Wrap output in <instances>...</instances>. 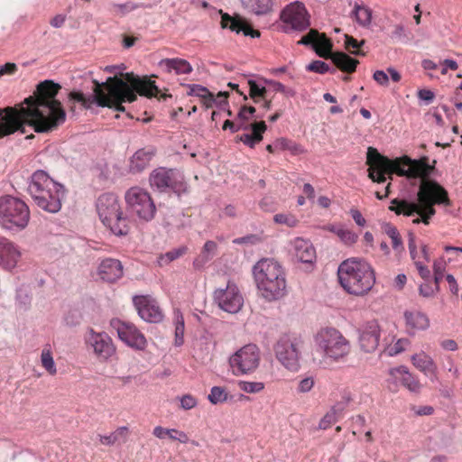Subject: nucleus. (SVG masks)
<instances>
[{
	"label": "nucleus",
	"instance_id": "412c9836",
	"mask_svg": "<svg viewBox=\"0 0 462 462\" xmlns=\"http://www.w3.org/2000/svg\"><path fill=\"white\" fill-rule=\"evenodd\" d=\"M21 257L17 246L7 238H0V266L6 270H12Z\"/></svg>",
	"mask_w": 462,
	"mask_h": 462
},
{
	"label": "nucleus",
	"instance_id": "f03ea898",
	"mask_svg": "<svg viewBox=\"0 0 462 462\" xmlns=\"http://www.w3.org/2000/svg\"><path fill=\"white\" fill-rule=\"evenodd\" d=\"M61 87L52 80L38 84L33 97L24 99L19 108L0 109V138L16 131L25 133V125L33 127L37 133H47L56 129L66 120V112L56 98Z\"/></svg>",
	"mask_w": 462,
	"mask_h": 462
},
{
	"label": "nucleus",
	"instance_id": "f257e3e1",
	"mask_svg": "<svg viewBox=\"0 0 462 462\" xmlns=\"http://www.w3.org/2000/svg\"><path fill=\"white\" fill-rule=\"evenodd\" d=\"M366 163L370 166L368 176L374 182H384L386 180L384 175L393 172L400 176L423 179L417 193L416 202L399 201L395 199L392 200V206L389 208L397 215L402 214L407 217L418 215L419 217L412 220L413 224L429 225L431 217L436 214L435 205L450 206L448 191L438 182L425 179L428 175L426 164L407 156L392 161L380 154L374 147L367 149Z\"/></svg>",
	"mask_w": 462,
	"mask_h": 462
},
{
	"label": "nucleus",
	"instance_id": "aec40b11",
	"mask_svg": "<svg viewBox=\"0 0 462 462\" xmlns=\"http://www.w3.org/2000/svg\"><path fill=\"white\" fill-rule=\"evenodd\" d=\"M88 342L93 347L95 354L102 359L109 358L116 351L111 337L104 332L97 333L91 328Z\"/></svg>",
	"mask_w": 462,
	"mask_h": 462
},
{
	"label": "nucleus",
	"instance_id": "4be33fe9",
	"mask_svg": "<svg viewBox=\"0 0 462 462\" xmlns=\"http://www.w3.org/2000/svg\"><path fill=\"white\" fill-rule=\"evenodd\" d=\"M98 275L101 280L107 282H115L124 274V268L117 259H104L98 266Z\"/></svg>",
	"mask_w": 462,
	"mask_h": 462
},
{
	"label": "nucleus",
	"instance_id": "de8ad7c7",
	"mask_svg": "<svg viewBox=\"0 0 462 462\" xmlns=\"http://www.w3.org/2000/svg\"><path fill=\"white\" fill-rule=\"evenodd\" d=\"M263 241V236L260 234H251L242 237H238L233 240L234 244L241 245V244H249V245H257Z\"/></svg>",
	"mask_w": 462,
	"mask_h": 462
},
{
	"label": "nucleus",
	"instance_id": "7c9ffc66",
	"mask_svg": "<svg viewBox=\"0 0 462 462\" xmlns=\"http://www.w3.org/2000/svg\"><path fill=\"white\" fill-rule=\"evenodd\" d=\"M241 3L245 9L256 15L269 14L273 6V0H241Z\"/></svg>",
	"mask_w": 462,
	"mask_h": 462
},
{
	"label": "nucleus",
	"instance_id": "338daca9",
	"mask_svg": "<svg viewBox=\"0 0 462 462\" xmlns=\"http://www.w3.org/2000/svg\"><path fill=\"white\" fill-rule=\"evenodd\" d=\"M66 21V15L57 14L51 21L50 24L54 28H60Z\"/></svg>",
	"mask_w": 462,
	"mask_h": 462
},
{
	"label": "nucleus",
	"instance_id": "09e8293b",
	"mask_svg": "<svg viewBox=\"0 0 462 462\" xmlns=\"http://www.w3.org/2000/svg\"><path fill=\"white\" fill-rule=\"evenodd\" d=\"M434 282L436 291H439V282H441L445 271V263L442 261H435L433 264Z\"/></svg>",
	"mask_w": 462,
	"mask_h": 462
},
{
	"label": "nucleus",
	"instance_id": "69168bd1",
	"mask_svg": "<svg viewBox=\"0 0 462 462\" xmlns=\"http://www.w3.org/2000/svg\"><path fill=\"white\" fill-rule=\"evenodd\" d=\"M168 433H171L169 429H165L162 426H156L152 430L153 436L160 439H163L168 437Z\"/></svg>",
	"mask_w": 462,
	"mask_h": 462
},
{
	"label": "nucleus",
	"instance_id": "bf43d9fd",
	"mask_svg": "<svg viewBox=\"0 0 462 462\" xmlns=\"http://www.w3.org/2000/svg\"><path fill=\"white\" fill-rule=\"evenodd\" d=\"M374 79L381 86H387L389 82V77L383 70H376L373 75Z\"/></svg>",
	"mask_w": 462,
	"mask_h": 462
},
{
	"label": "nucleus",
	"instance_id": "0eeeda50",
	"mask_svg": "<svg viewBox=\"0 0 462 462\" xmlns=\"http://www.w3.org/2000/svg\"><path fill=\"white\" fill-rule=\"evenodd\" d=\"M96 208L103 225L116 236L130 233L132 221L122 211L118 197L111 192L101 194L96 201Z\"/></svg>",
	"mask_w": 462,
	"mask_h": 462
},
{
	"label": "nucleus",
	"instance_id": "393cba45",
	"mask_svg": "<svg viewBox=\"0 0 462 462\" xmlns=\"http://www.w3.org/2000/svg\"><path fill=\"white\" fill-rule=\"evenodd\" d=\"M295 258L301 263H311L316 258V251L312 244L302 238H296L293 241Z\"/></svg>",
	"mask_w": 462,
	"mask_h": 462
},
{
	"label": "nucleus",
	"instance_id": "a211bd4d",
	"mask_svg": "<svg viewBox=\"0 0 462 462\" xmlns=\"http://www.w3.org/2000/svg\"><path fill=\"white\" fill-rule=\"evenodd\" d=\"M134 307L142 319L150 323H158L162 320L163 315L154 300L149 296H134Z\"/></svg>",
	"mask_w": 462,
	"mask_h": 462
},
{
	"label": "nucleus",
	"instance_id": "f8f14e48",
	"mask_svg": "<svg viewBox=\"0 0 462 462\" xmlns=\"http://www.w3.org/2000/svg\"><path fill=\"white\" fill-rule=\"evenodd\" d=\"M129 210L143 221H151L156 213V207L151 195L139 187H132L125 195Z\"/></svg>",
	"mask_w": 462,
	"mask_h": 462
},
{
	"label": "nucleus",
	"instance_id": "1a4fd4ad",
	"mask_svg": "<svg viewBox=\"0 0 462 462\" xmlns=\"http://www.w3.org/2000/svg\"><path fill=\"white\" fill-rule=\"evenodd\" d=\"M30 220V209L19 198L5 195L0 197V226L10 231L24 229Z\"/></svg>",
	"mask_w": 462,
	"mask_h": 462
},
{
	"label": "nucleus",
	"instance_id": "3c124183",
	"mask_svg": "<svg viewBox=\"0 0 462 462\" xmlns=\"http://www.w3.org/2000/svg\"><path fill=\"white\" fill-rule=\"evenodd\" d=\"M81 319H82V315L77 310L69 311L64 319L66 325L69 326V327H76V326L79 325L81 322Z\"/></svg>",
	"mask_w": 462,
	"mask_h": 462
},
{
	"label": "nucleus",
	"instance_id": "ddd939ff",
	"mask_svg": "<svg viewBox=\"0 0 462 462\" xmlns=\"http://www.w3.org/2000/svg\"><path fill=\"white\" fill-rule=\"evenodd\" d=\"M260 364V349L254 344H247L229 358L234 375L240 376L254 373Z\"/></svg>",
	"mask_w": 462,
	"mask_h": 462
},
{
	"label": "nucleus",
	"instance_id": "052dcab7",
	"mask_svg": "<svg viewBox=\"0 0 462 462\" xmlns=\"http://www.w3.org/2000/svg\"><path fill=\"white\" fill-rule=\"evenodd\" d=\"M417 97L419 99L424 100L427 104H430L433 101L435 94L430 89H420L418 91Z\"/></svg>",
	"mask_w": 462,
	"mask_h": 462
},
{
	"label": "nucleus",
	"instance_id": "bb28decb",
	"mask_svg": "<svg viewBox=\"0 0 462 462\" xmlns=\"http://www.w3.org/2000/svg\"><path fill=\"white\" fill-rule=\"evenodd\" d=\"M249 129L252 130V134H244L236 138L244 144L250 148H254L255 144L259 143L263 140V134L266 131L267 126L265 122L260 121L249 125Z\"/></svg>",
	"mask_w": 462,
	"mask_h": 462
},
{
	"label": "nucleus",
	"instance_id": "13d9d810",
	"mask_svg": "<svg viewBox=\"0 0 462 462\" xmlns=\"http://www.w3.org/2000/svg\"><path fill=\"white\" fill-rule=\"evenodd\" d=\"M314 385V380L311 377L302 379L298 385V391L300 393L310 392Z\"/></svg>",
	"mask_w": 462,
	"mask_h": 462
},
{
	"label": "nucleus",
	"instance_id": "37998d69",
	"mask_svg": "<svg viewBox=\"0 0 462 462\" xmlns=\"http://www.w3.org/2000/svg\"><path fill=\"white\" fill-rule=\"evenodd\" d=\"M345 46L348 51L354 55H365V53L359 50V48L365 43V41L357 42V40L349 35H345Z\"/></svg>",
	"mask_w": 462,
	"mask_h": 462
},
{
	"label": "nucleus",
	"instance_id": "e2e57ef3",
	"mask_svg": "<svg viewBox=\"0 0 462 462\" xmlns=\"http://www.w3.org/2000/svg\"><path fill=\"white\" fill-rule=\"evenodd\" d=\"M349 213L357 226H364L365 225L366 221L358 209L351 208Z\"/></svg>",
	"mask_w": 462,
	"mask_h": 462
},
{
	"label": "nucleus",
	"instance_id": "7ed1b4c3",
	"mask_svg": "<svg viewBox=\"0 0 462 462\" xmlns=\"http://www.w3.org/2000/svg\"><path fill=\"white\" fill-rule=\"evenodd\" d=\"M92 93L85 94L81 90H73L69 94V101L79 103L85 109L95 105L101 107H113L116 111H125V102H134L136 93L147 97H156L161 91L154 81L146 78L140 79L133 73H126L125 79L108 78L106 82L99 83L93 79Z\"/></svg>",
	"mask_w": 462,
	"mask_h": 462
},
{
	"label": "nucleus",
	"instance_id": "4468645a",
	"mask_svg": "<svg viewBox=\"0 0 462 462\" xmlns=\"http://www.w3.org/2000/svg\"><path fill=\"white\" fill-rule=\"evenodd\" d=\"M301 340L290 335L282 336L274 346L275 356L288 370L300 368Z\"/></svg>",
	"mask_w": 462,
	"mask_h": 462
},
{
	"label": "nucleus",
	"instance_id": "e433bc0d",
	"mask_svg": "<svg viewBox=\"0 0 462 462\" xmlns=\"http://www.w3.org/2000/svg\"><path fill=\"white\" fill-rule=\"evenodd\" d=\"M382 229L392 239L393 248L396 251H402V240L397 228L391 223H383Z\"/></svg>",
	"mask_w": 462,
	"mask_h": 462
},
{
	"label": "nucleus",
	"instance_id": "72a5a7b5",
	"mask_svg": "<svg viewBox=\"0 0 462 462\" xmlns=\"http://www.w3.org/2000/svg\"><path fill=\"white\" fill-rule=\"evenodd\" d=\"M353 15L359 25L363 27L370 25L372 21V10L369 7L356 3L353 10Z\"/></svg>",
	"mask_w": 462,
	"mask_h": 462
},
{
	"label": "nucleus",
	"instance_id": "f704fd0d",
	"mask_svg": "<svg viewBox=\"0 0 462 462\" xmlns=\"http://www.w3.org/2000/svg\"><path fill=\"white\" fill-rule=\"evenodd\" d=\"M173 314H174V327H175L174 345L176 346H180L184 343V330H185L184 318L180 310H175Z\"/></svg>",
	"mask_w": 462,
	"mask_h": 462
},
{
	"label": "nucleus",
	"instance_id": "6e6552de",
	"mask_svg": "<svg viewBox=\"0 0 462 462\" xmlns=\"http://www.w3.org/2000/svg\"><path fill=\"white\" fill-rule=\"evenodd\" d=\"M298 44L311 45L316 53L324 59H331L333 63L340 70L353 73L358 64V60L351 58L345 52H332V43L325 34H320L317 30L311 29L304 35Z\"/></svg>",
	"mask_w": 462,
	"mask_h": 462
},
{
	"label": "nucleus",
	"instance_id": "4c0bfd02",
	"mask_svg": "<svg viewBox=\"0 0 462 462\" xmlns=\"http://www.w3.org/2000/svg\"><path fill=\"white\" fill-rule=\"evenodd\" d=\"M41 363L49 374L55 375L57 374V367L50 346H46L42 349L41 354Z\"/></svg>",
	"mask_w": 462,
	"mask_h": 462
},
{
	"label": "nucleus",
	"instance_id": "6e6d98bb",
	"mask_svg": "<svg viewBox=\"0 0 462 462\" xmlns=\"http://www.w3.org/2000/svg\"><path fill=\"white\" fill-rule=\"evenodd\" d=\"M169 431L171 433H168V437L171 439L178 440L180 443H187L189 441V437L184 431L179 430L177 429H169Z\"/></svg>",
	"mask_w": 462,
	"mask_h": 462
},
{
	"label": "nucleus",
	"instance_id": "9d476101",
	"mask_svg": "<svg viewBox=\"0 0 462 462\" xmlns=\"http://www.w3.org/2000/svg\"><path fill=\"white\" fill-rule=\"evenodd\" d=\"M318 348L334 361H339L350 353V342L334 328H322L315 337Z\"/></svg>",
	"mask_w": 462,
	"mask_h": 462
},
{
	"label": "nucleus",
	"instance_id": "6ab92c4d",
	"mask_svg": "<svg viewBox=\"0 0 462 462\" xmlns=\"http://www.w3.org/2000/svg\"><path fill=\"white\" fill-rule=\"evenodd\" d=\"M381 337V329L375 320L366 322L359 329V345L365 353L374 352L378 346Z\"/></svg>",
	"mask_w": 462,
	"mask_h": 462
},
{
	"label": "nucleus",
	"instance_id": "58836bf2",
	"mask_svg": "<svg viewBox=\"0 0 462 462\" xmlns=\"http://www.w3.org/2000/svg\"><path fill=\"white\" fill-rule=\"evenodd\" d=\"M187 250H188V248L186 246H180L178 248L170 250L163 254H161L158 257L159 265L163 266V265L169 264L172 261L184 255L187 253Z\"/></svg>",
	"mask_w": 462,
	"mask_h": 462
},
{
	"label": "nucleus",
	"instance_id": "cd10ccee",
	"mask_svg": "<svg viewBox=\"0 0 462 462\" xmlns=\"http://www.w3.org/2000/svg\"><path fill=\"white\" fill-rule=\"evenodd\" d=\"M155 154L153 148H143L135 152L131 158L130 170L133 172H140L149 166Z\"/></svg>",
	"mask_w": 462,
	"mask_h": 462
},
{
	"label": "nucleus",
	"instance_id": "0e129e2a",
	"mask_svg": "<svg viewBox=\"0 0 462 462\" xmlns=\"http://www.w3.org/2000/svg\"><path fill=\"white\" fill-rule=\"evenodd\" d=\"M435 291L429 283L420 284L419 288L420 294L426 298L432 297Z\"/></svg>",
	"mask_w": 462,
	"mask_h": 462
},
{
	"label": "nucleus",
	"instance_id": "8fccbe9b",
	"mask_svg": "<svg viewBox=\"0 0 462 462\" xmlns=\"http://www.w3.org/2000/svg\"><path fill=\"white\" fill-rule=\"evenodd\" d=\"M309 71H313L319 74H325L330 71L328 64L322 60H314L307 66Z\"/></svg>",
	"mask_w": 462,
	"mask_h": 462
},
{
	"label": "nucleus",
	"instance_id": "ea45409f",
	"mask_svg": "<svg viewBox=\"0 0 462 462\" xmlns=\"http://www.w3.org/2000/svg\"><path fill=\"white\" fill-rule=\"evenodd\" d=\"M250 87L249 96L254 103H259L262 99H264L267 92L266 88L260 86L256 81L250 79L248 81Z\"/></svg>",
	"mask_w": 462,
	"mask_h": 462
},
{
	"label": "nucleus",
	"instance_id": "2eb2a0df",
	"mask_svg": "<svg viewBox=\"0 0 462 462\" xmlns=\"http://www.w3.org/2000/svg\"><path fill=\"white\" fill-rule=\"evenodd\" d=\"M280 18L283 23L282 31L286 33L302 32L310 25V16L305 5L300 2L291 3L281 12Z\"/></svg>",
	"mask_w": 462,
	"mask_h": 462
},
{
	"label": "nucleus",
	"instance_id": "39448f33",
	"mask_svg": "<svg viewBox=\"0 0 462 462\" xmlns=\"http://www.w3.org/2000/svg\"><path fill=\"white\" fill-rule=\"evenodd\" d=\"M27 191L40 208L50 213L60 210L61 200L66 193L64 186L42 170H37L32 174Z\"/></svg>",
	"mask_w": 462,
	"mask_h": 462
},
{
	"label": "nucleus",
	"instance_id": "9b49d317",
	"mask_svg": "<svg viewBox=\"0 0 462 462\" xmlns=\"http://www.w3.org/2000/svg\"><path fill=\"white\" fill-rule=\"evenodd\" d=\"M153 189L159 192H173L178 197L188 192V183L183 174L176 169L159 167L153 170L149 177Z\"/></svg>",
	"mask_w": 462,
	"mask_h": 462
},
{
	"label": "nucleus",
	"instance_id": "c9c22d12",
	"mask_svg": "<svg viewBox=\"0 0 462 462\" xmlns=\"http://www.w3.org/2000/svg\"><path fill=\"white\" fill-rule=\"evenodd\" d=\"M274 147L279 150H287L292 155L302 154L306 152L300 144L286 138H279L275 140Z\"/></svg>",
	"mask_w": 462,
	"mask_h": 462
},
{
	"label": "nucleus",
	"instance_id": "79ce46f5",
	"mask_svg": "<svg viewBox=\"0 0 462 462\" xmlns=\"http://www.w3.org/2000/svg\"><path fill=\"white\" fill-rule=\"evenodd\" d=\"M208 399L212 404L224 402L227 399V393L224 388L220 386H214L211 388Z\"/></svg>",
	"mask_w": 462,
	"mask_h": 462
},
{
	"label": "nucleus",
	"instance_id": "c85d7f7f",
	"mask_svg": "<svg viewBox=\"0 0 462 462\" xmlns=\"http://www.w3.org/2000/svg\"><path fill=\"white\" fill-rule=\"evenodd\" d=\"M393 374L409 391L418 393L420 389L419 381L407 370L405 366H400L391 370Z\"/></svg>",
	"mask_w": 462,
	"mask_h": 462
},
{
	"label": "nucleus",
	"instance_id": "5701e85b",
	"mask_svg": "<svg viewBox=\"0 0 462 462\" xmlns=\"http://www.w3.org/2000/svg\"><path fill=\"white\" fill-rule=\"evenodd\" d=\"M218 13L221 14L220 24L223 29L228 28L236 33H240L242 32L245 36H250L252 38L260 37L259 31L254 30L251 26L244 24L239 19L232 17L228 14L223 13L222 10H219Z\"/></svg>",
	"mask_w": 462,
	"mask_h": 462
},
{
	"label": "nucleus",
	"instance_id": "603ef678",
	"mask_svg": "<svg viewBox=\"0 0 462 462\" xmlns=\"http://www.w3.org/2000/svg\"><path fill=\"white\" fill-rule=\"evenodd\" d=\"M188 88H189V91H188V95L189 96H196V97H205V96H209V90L201 86V85H198V84H189L187 86Z\"/></svg>",
	"mask_w": 462,
	"mask_h": 462
},
{
	"label": "nucleus",
	"instance_id": "774afa93",
	"mask_svg": "<svg viewBox=\"0 0 462 462\" xmlns=\"http://www.w3.org/2000/svg\"><path fill=\"white\" fill-rule=\"evenodd\" d=\"M17 66L15 63H5L4 66L0 67V76L4 74H13L16 71Z\"/></svg>",
	"mask_w": 462,
	"mask_h": 462
},
{
	"label": "nucleus",
	"instance_id": "5fc2aeb1",
	"mask_svg": "<svg viewBox=\"0 0 462 462\" xmlns=\"http://www.w3.org/2000/svg\"><path fill=\"white\" fill-rule=\"evenodd\" d=\"M222 128L223 130L229 129L232 133H236L238 132L239 130H248L249 125L240 121L238 123H235L231 120H226L223 124Z\"/></svg>",
	"mask_w": 462,
	"mask_h": 462
},
{
	"label": "nucleus",
	"instance_id": "423d86ee",
	"mask_svg": "<svg viewBox=\"0 0 462 462\" xmlns=\"http://www.w3.org/2000/svg\"><path fill=\"white\" fill-rule=\"evenodd\" d=\"M338 281L342 288L351 295L365 296L375 283V273L372 266L361 259H346L337 269Z\"/></svg>",
	"mask_w": 462,
	"mask_h": 462
},
{
	"label": "nucleus",
	"instance_id": "473e14b6",
	"mask_svg": "<svg viewBox=\"0 0 462 462\" xmlns=\"http://www.w3.org/2000/svg\"><path fill=\"white\" fill-rule=\"evenodd\" d=\"M343 411L344 405L341 403H337L336 405L332 406L331 409L320 420L319 428L321 430L328 429L331 425L337 421Z\"/></svg>",
	"mask_w": 462,
	"mask_h": 462
},
{
	"label": "nucleus",
	"instance_id": "20e7f679",
	"mask_svg": "<svg viewBox=\"0 0 462 462\" xmlns=\"http://www.w3.org/2000/svg\"><path fill=\"white\" fill-rule=\"evenodd\" d=\"M253 275L260 295L266 300H277L285 295V272L279 262L273 258L259 260L253 267Z\"/></svg>",
	"mask_w": 462,
	"mask_h": 462
},
{
	"label": "nucleus",
	"instance_id": "b1692460",
	"mask_svg": "<svg viewBox=\"0 0 462 462\" xmlns=\"http://www.w3.org/2000/svg\"><path fill=\"white\" fill-rule=\"evenodd\" d=\"M403 317L407 332L410 335H414L420 330H426L430 327V319L423 312L406 310Z\"/></svg>",
	"mask_w": 462,
	"mask_h": 462
},
{
	"label": "nucleus",
	"instance_id": "f3484780",
	"mask_svg": "<svg viewBox=\"0 0 462 462\" xmlns=\"http://www.w3.org/2000/svg\"><path fill=\"white\" fill-rule=\"evenodd\" d=\"M110 326L116 331L118 337L127 346L137 350H143L146 347L145 337L133 323L116 318L110 320Z\"/></svg>",
	"mask_w": 462,
	"mask_h": 462
},
{
	"label": "nucleus",
	"instance_id": "a18cd8bd",
	"mask_svg": "<svg viewBox=\"0 0 462 462\" xmlns=\"http://www.w3.org/2000/svg\"><path fill=\"white\" fill-rule=\"evenodd\" d=\"M337 236L340 239V241L346 245H352L356 244L358 239L357 234H356L350 229L345 228L344 226Z\"/></svg>",
	"mask_w": 462,
	"mask_h": 462
},
{
	"label": "nucleus",
	"instance_id": "2f4dec72",
	"mask_svg": "<svg viewBox=\"0 0 462 462\" xmlns=\"http://www.w3.org/2000/svg\"><path fill=\"white\" fill-rule=\"evenodd\" d=\"M129 436V428L126 426L118 427L109 435H99V441L106 446H112L116 443H125Z\"/></svg>",
	"mask_w": 462,
	"mask_h": 462
},
{
	"label": "nucleus",
	"instance_id": "dca6fc26",
	"mask_svg": "<svg viewBox=\"0 0 462 462\" xmlns=\"http://www.w3.org/2000/svg\"><path fill=\"white\" fill-rule=\"evenodd\" d=\"M213 300L222 310L233 314L237 313L244 304L243 295L233 281H228L225 288L216 289Z\"/></svg>",
	"mask_w": 462,
	"mask_h": 462
},
{
	"label": "nucleus",
	"instance_id": "4d7b16f0",
	"mask_svg": "<svg viewBox=\"0 0 462 462\" xmlns=\"http://www.w3.org/2000/svg\"><path fill=\"white\" fill-rule=\"evenodd\" d=\"M197 405V400L190 394H185L180 398V407L184 410H190Z\"/></svg>",
	"mask_w": 462,
	"mask_h": 462
},
{
	"label": "nucleus",
	"instance_id": "49530a36",
	"mask_svg": "<svg viewBox=\"0 0 462 462\" xmlns=\"http://www.w3.org/2000/svg\"><path fill=\"white\" fill-rule=\"evenodd\" d=\"M273 220L277 224L285 225L290 227H294L298 225V219L291 214H276Z\"/></svg>",
	"mask_w": 462,
	"mask_h": 462
},
{
	"label": "nucleus",
	"instance_id": "a19ab883",
	"mask_svg": "<svg viewBox=\"0 0 462 462\" xmlns=\"http://www.w3.org/2000/svg\"><path fill=\"white\" fill-rule=\"evenodd\" d=\"M141 6V5L133 2H126L125 4H112L111 11L116 15L123 16Z\"/></svg>",
	"mask_w": 462,
	"mask_h": 462
},
{
	"label": "nucleus",
	"instance_id": "c756f323",
	"mask_svg": "<svg viewBox=\"0 0 462 462\" xmlns=\"http://www.w3.org/2000/svg\"><path fill=\"white\" fill-rule=\"evenodd\" d=\"M159 66L166 72L175 71L176 74H189L192 71L191 65L183 59H163L159 62Z\"/></svg>",
	"mask_w": 462,
	"mask_h": 462
},
{
	"label": "nucleus",
	"instance_id": "c03bdc74",
	"mask_svg": "<svg viewBox=\"0 0 462 462\" xmlns=\"http://www.w3.org/2000/svg\"><path fill=\"white\" fill-rule=\"evenodd\" d=\"M240 390L247 393H256L264 388V383L262 382H246L240 381L238 383Z\"/></svg>",
	"mask_w": 462,
	"mask_h": 462
},
{
	"label": "nucleus",
	"instance_id": "864d4df0",
	"mask_svg": "<svg viewBox=\"0 0 462 462\" xmlns=\"http://www.w3.org/2000/svg\"><path fill=\"white\" fill-rule=\"evenodd\" d=\"M410 345V341L407 338H401L396 341V343L389 347L388 352L390 356H395L406 349V347Z\"/></svg>",
	"mask_w": 462,
	"mask_h": 462
},
{
	"label": "nucleus",
	"instance_id": "a878e982",
	"mask_svg": "<svg viewBox=\"0 0 462 462\" xmlns=\"http://www.w3.org/2000/svg\"><path fill=\"white\" fill-rule=\"evenodd\" d=\"M411 361L414 366L417 367L420 371L427 375L431 376L432 381L437 380V365L434 360L429 355L421 351L411 356Z\"/></svg>",
	"mask_w": 462,
	"mask_h": 462
},
{
	"label": "nucleus",
	"instance_id": "680f3d73",
	"mask_svg": "<svg viewBox=\"0 0 462 462\" xmlns=\"http://www.w3.org/2000/svg\"><path fill=\"white\" fill-rule=\"evenodd\" d=\"M415 266L419 272V274L420 276L423 279V280H429L430 278V269L424 265L422 263L419 262V261H415Z\"/></svg>",
	"mask_w": 462,
	"mask_h": 462
}]
</instances>
